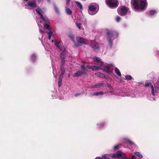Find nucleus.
I'll use <instances>...</instances> for the list:
<instances>
[{"label":"nucleus","mask_w":159,"mask_h":159,"mask_svg":"<svg viewBox=\"0 0 159 159\" xmlns=\"http://www.w3.org/2000/svg\"><path fill=\"white\" fill-rule=\"evenodd\" d=\"M76 40L79 43L85 44L86 40L81 36H79L76 37Z\"/></svg>","instance_id":"13"},{"label":"nucleus","mask_w":159,"mask_h":159,"mask_svg":"<svg viewBox=\"0 0 159 159\" xmlns=\"http://www.w3.org/2000/svg\"><path fill=\"white\" fill-rule=\"evenodd\" d=\"M102 69L104 71L106 72L107 73L110 74L111 73V71L110 70L109 67L108 66H105Z\"/></svg>","instance_id":"15"},{"label":"nucleus","mask_w":159,"mask_h":159,"mask_svg":"<svg viewBox=\"0 0 159 159\" xmlns=\"http://www.w3.org/2000/svg\"><path fill=\"white\" fill-rule=\"evenodd\" d=\"M136 156H138L140 158H142L143 157L142 155L139 152H137L135 153Z\"/></svg>","instance_id":"35"},{"label":"nucleus","mask_w":159,"mask_h":159,"mask_svg":"<svg viewBox=\"0 0 159 159\" xmlns=\"http://www.w3.org/2000/svg\"><path fill=\"white\" fill-rule=\"evenodd\" d=\"M66 52L65 50H62L60 55V57L62 58H64L65 57Z\"/></svg>","instance_id":"27"},{"label":"nucleus","mask_w":159,"mask_h":159,"mask_svg":"<svg viewBox=\"0 0 159 159\" xmlns=\"http://www.w3.org/2000/svg\"><path fill=\"white\" fill-rule=\"evenodd\" d=\"M125 79L126 80H131L132 79V77L130 75H127L125 77Z\"/></svg>","instance_id":"37"},{"label":"nucleus","mask_w":159,"mask_h":159,"mask_svg":"<svg viewBox=\"0 0 159 159\" xmlns=\"http://www.w3.org/2000/svg\"><path fill=\"white\" fill-rule=\"evenodd\" d=\"M75 3L77 5L78 7L81 9H82V6L81 4L79 2H75Z\"/></svg>","instance_id":"34"},{"label":"nucleus","mask_w":159,"mask_h":159,"mask_svg":"<svg viewBox=\"0 0 159 159\" xmlns=\"http://www.w3.org/2000/svg\"><path fill=\"white\" fill-rule=\"evenodd\" d=\"M55 45L57 47L60 49H61L62 48V43L60 42H55Z\"/></svg>","instance_id":"20"},{"label":"nucleus","mask_w":159,"mask_h":159,"mask_svg":"<svg viewBox=\"0 0 159 159\" xmlns=\"http://www.w3.org/2000/svg\"><path fill=\"white\" fill-rule=\"evenodd\" d=\"M95 159H110V157L107 154H105L102 157V158L97 157Z\"/></svg>","instance_id":"17"},{"label":"nucleus","mask_w":159,"mask_h":159,"mask_svg":"<svg viewBox=\"0 0 159 159\" xmlns=\"http://www.w3.org/2000/svg\"><path fill=\"white\" fill-rule=\"evenodd\" d=\"M60 70L61 71V73L60 75L62 77L63 76V74H64L65 71V69L64 68V66H61L60 68Z\"/></svg>","instance_id":"26"},{"label":"nucleus","mask_w":159,"mask_h":159,"mask_svg":"<svg viewBox=\"0 0 159 159\" xmlns=\"http://www.w3.org/2000/svg\"><path fill=\"white\" fill-rule=\"evenodd\" d=\"M80 95V93H76L75 94V96L76 97Z\"/></svg>","instance_id":"45"},{"label":"nucleus","mask_w":159,"mask_h":159,"mask_svg":"<svg viewBox=\"0 0 159 159\" xmlns=\"http://www.w3.org/2000/svg\"><path fill=\"white\" fill-rule=\"evenodd\" d=\"M132 159H135L136 158V157L134 155L132 156Z\"/></svg>","instance_id":"43"},{"label":"nucleus","mask_w":159,"mask_h":159,"mask_svg":"<svg viewBox=\"0 0 159 159\" xmlns=\"http://www.w3.org/2000/svg\"><path fill=\"white\" fill-rule=\"evenodd\" d=\"M48 23H45L43 24L44 27L46 29H48L50 30L51 27H50L49 25L48 24Z\"/></svg>","instance_id":"30"},{"label":"nucleus","mask_w":159,"mask_h":159,"mask_svg":"<svg viewBox=\"0 0 159 159\" xmlns=\"http://www.w3.org/2000/svg\"><path fill=\"white\" fill-rule=\"evenodd\" d=\"M86 67L89 69H92L93 70H100L101 68L98 66H90L87 65Z\"/></svg>","instance_id":"14"},{"label":"nucleus","mask_w":159,"mask_h":159,"mask_svg":"<svg viewBox=\"0 0 159 159\" xmlns=\"http://www.w3.org/2000/svg\"><path fill=\"white\" fill-rule=\"evenodd\" d=\"M151 88L152 89V93L153 95H155L158 93L159 90V86L155 85H151Z\"/></svg>","instance_id":"9"},{"label":"nucleus","mask_w":159,"mask_h":159,"mask_svg":"<svg viewBox=\"0 0 159 159\" xmlns=\"http://www.w3.org/2000/svg\"><path fill=\"white\" fill-rule=\"evenodd\" d=\"M117 11L118 14L121 16H124L130 13V11L129 9L124 6L119 7L117 9Z\"/></svg>","instance_id":"5"},{"label":"nucleus","mask_w":159,"mask_h":159,"mask_svg":"<svg viewBox=\"0 0 159 159\" xmlns=\"http://www.w3.org/2000/svg\"><path fill=\"white\" fill-rule=\"evenodd\" d=\"M52 68L53 69V74H54V76H56V75H55V74L54 73V72L55 70L54 69L53 67H52Z\"/></svg>","instance_id":"44"},{"label":"nucleus","mask_w":159,"mask_h":159,"mask_svg":"<svg viewBox=\"0 0 159 159\" xmlns=\"http://www.w3.org/2000/svg\"><path fill=\"white\" fill-rule=\"evenodd\" d=\"M90 45L94 50H98L99 48L98 44L94 41H91L90 42Z\"/></svg>","instance_id":"12"},{"label":"nucleus","mask_w":159,"mask_h":159,"mask_svg":"<svg viewBox=\"0 0 159 159\" xmlns=\"http://www.w3.org/2000/svg\"><path fill=\"white\" fill-rule=\"evenodd\" d=\"M104 86V84L103 83H98L97 84L94 85L93 87L99 88L100 87H103Z\"/></svg>","instance_id":"21"},{"label":"nucleus","mask_w":159,"mask_h":159,"mask_svg":"<svg viewBox=\"0 0 159 159\" xmlns=\"http://www.w3.org/2000/svg\"><path fill=\"white\" fill-rule=\"evenodd\" d=\"M36 56L34 54H32L31 57V60L33 61L34 62L35 61L36 59Z\"/></svg>","instance_id":"28"},{"label":"nucleus","mask_w":159,"mask_h":159,"mask_svg":"<svg viewBox=\"0 0 159 159\" xmlns=\"http://www.w3.org/2000/svg\"><path fill=\"white\" fill-rule=\"evenodd\" d=\"M76 25L79 29H81L82 28L81 24L77 22Z\"/></svg>","instance_id":"38"},{"label":"nucleus","mask_w":159,"mask_h":159,"mask_svg":"<svg viewBox=\"0 0 159 159\" xmlns=\"http://www.w3.org/2000/svg\"><path fill=\"white\" fill-rule=\"evenodd\" d=\"M122 154H124L120 150L117 151L116 153L110 155L111 157L113 158H119L122 157Z\"/></svg>","instance_id":"10"},{"label":"nucleus","mask_w":159,"mask_h":159,"mask_svg":"<svg viewBox=\"0 0 159 159\" xmlns=\"http://www.w3.org/2000/svg\"><path fill=\"white\" fill-rule=\"evenodd\" d=\"M54 8L56 12L58 14L60 13L59 10V8L57 7L55 5L54 6Z\"/></svg>","instance_id":"32"},{"label":"nucleus","mask_w":159,"mask_h":159,"mask_svg":"<svg viewBox=\"0 0 159 159\" xmlns=\"http://www.w3.org/2000/svg\"><path fill=\"white\" fill-rule=\"evenodd\" d=\"M71 39H72V40L73 41H74V38H71Z\"/></svg>","instance_id":"47"},{"label":"nucleus","mask_w":159,"mask_h":159,"mask_svg":"<svg viewBox=\"0 0 159 159\" xmlns=\"http://www.w3.org/2000/svg\"><path fill=\"white\" fill-rule=\"evenodd\" d=\"M70 0H66V5L67 6H69L70 4Z\"/></svg>","instance_id":"40"},{"label":"nucleus","mask_w":159,"mask_h":159,"mask_svg":"<svg viewBox=\"0 0 159 159\" xmlns=\"http://www.w3.org/2000/svg\"><path fill=\"white\" fill-rule=\"evenodd\" d=\"M95 75L98 77H100L102 78H106L105 75L102 73L100 72H98L95 73Z\"/></svg>","instance_id":"22"},{"label":"nucleus","mask_w":159,"mask_h":159,"mask_svg":"<svg viewBox=\"0 0 159 159\" xmlns=\"http://www.w3.org/2000/svg\"><path fill=\"white\" fill-rule=\"evenodd\" d=\"M108 93V92H97L96 93H94L92 94V96H98L99 95H103V94H105L106 93Z\"/></svg>","instance_id":"19"},{"label":"nucleus","mask_w":159,"mask_h":159,"mask_svg":"<svg viewBox=\"0 0 159 159\" xmlns=\"http://www.w3.org/2000/svg\"><path fill=\"white\" fill-rule=\"evenodd\" d=\"M63 77V76H61V75H60L58 82V85L59 87H60L61 85V82H62V78Z\"/></svg>","instance_id":"31"},{"label":"nucleus","mask_w":159,"mask_h":159,"mask_svg":"<svg viewBox=\"0 0 159 159\" xmlns=\"http://www.w3.org/2000/svg\"><path fill=\"white\" fill-rule=\"evenodd\" d=\"M47 33L48 35V39L50 40L52 37L53 36V34L52 31H50L49 32H47Z\"/></svg>","instance_id":"29"},{"label":"nucleus","mask_w":159,"mask_h":159,"mask_svg":"<svg viewBox=\"0 0 159 159\" xmlns=\"http://www.w3.org/2000/svg\"><path fill=\"white\" fill-rule=\"evenodd\" d=\"M115 71L118 76H121L120 72L118 68L116 67H115Z\"/></svg>","instance_id":"24"},{"label":"nucleus","mask_w":159,"mask_h":159,"mask_svg":"<svg viewBox=\"0 0 159 159\" xmlns=\"http://www.w3.org/2000/svg\"><path fill=\"white\" fill-rule=\"evenodd\" d=\"M132 3L135 10L139 11L144 10L147 5L146 0H134Z\"/></svg>","instance_id":"1"},{"label":"nucleus","mask_w":159,"mask_h":159,"mask_svg":"<svg viewBox=\"0 0 159 159\" xmlns=\"http://www.w3.org/2000/svg\"><path fill=\"white\" fill-rule=\"evenodd\" d=\"M120 144H117L113 148V149L114 150L118 149L120 148Z\"/></svg>","instance_id":"36"},{"label":"nucleus","mask_w":159,"mask_h":159,"mask_svg":"<svg viewBox=\"0 0 159 159\" xmlns=\"http://www.w3.org/2000/svg\"><path fill=\"white\" fill-rule=\"evenodd\" d=\"M105 123L104 122H100L97 125V128L98 129H101L105 125Z\"/></svg>","instance_id":"16"},{"label":"nucleus","mask_w":159,"mask_h":159,"mask_svg":"<svg viewBox=\"0 0 159 159\" xmlns=\"http://www.w3.org/2000/svg\"><path fill=\"white\" fill-rule=\"evenodd\" d=\"M106 33L109 45L110 48H111L113 40L117 37L118 34L115 32L109 30H107Z\"/></svg>","instance_id":"2"},{"label":"nucleus","mask_w":159,"mask_h":159,"mask_svg":"<svg viewBox=\"0 0 159 159\" xmlns=\"http://www.w3.org/2000/svg\"><path fill=\"white\" fill-rule=\"evenodd\" d=\"M120 20V17L118 16H117L116 17V21L117 22H119Z\"/></svg>","instance_id":"39"},{"label":"nucleus","mask_w":159,"mask_h":159,"mask_svg":"<svg viewBox=\"0 0 159 159\" xmlns=\"http://www.w3.org/2000/svg\"><path fill=\"white\" fill-rule=\"evenodd\" d=\"M99 7L96 3H91L89 6L88 13L91 15L96 14L98 11Z\"/></svg>","instance_id":"3"},{"label":"nucleus","mask_w":159,"mask_h":159,"mask_svg":"<svg viewBox=\"0 0 159 159\" xmlns=\"http://www.w3.org/2000/svg\"><path fill=\"white\" fill-rule=\"evenodd\" d=\"M106 3L109 7L111 8H116L119 4L117 0H106Z\"/></svg>","instance_id":"6"},{"label":"nucleus","mask_w":159,"mask_h":159,"mask_svg":"<svg viewBox=\"0 0 159 159\" xmlns=\"http://www.w3.org/2000/svg\"><path fill=\"white\" fill-rule=\"evenodd\" d=\"M93 60L94 61H96L98 63L97 64L98 66H97L100 67L101 68L100 69H102L101 67L102 66L103 63L101 61V59L99 57H96L93 58Z\"/></svg>","instance_id":"11"},{"label":"nucleus","mask_w":159,"mask_h":159,"mask_svg":"<svg viewBox=\"0 0 159 159\" xmlns=\"http://www.w3.org/2000/svg\"><path fill=\"white\" fill-rule=\"evenodd\" d=\"M123 140L124 141V142L125 143H129L130 145H133V143L127 138H124Z\"/></svg>","instance_id":"23"},{"label":"nucleus","mask_w":159,"mask_h":159,"mask_svg":"<svg viewBox=\"0 0 159 159\" xmlns=\"http://www.w3.org/2000/svg\"><path fill=\"white\" fill-rule=\"evenodd\" d=\"M85 62H83L81 66V68L82 69L81 71H78L75 74V76L77 77H79L82 75L88 72L87 69L85 67Z\"/></svg>","instance_id":"7"},{"label":"nucleus","mask_w":159,"mask_h":159,"mask_svg":"<svg viewBox=\"0 0 159 159\" xmlns=\"http://www.w3.org/2000/svg\"><path fill=\"white\" fill-rule=\"evenodd\" d=\"M65 64V61L63 59L61 61V66H64Z\"/></svg>","instance_id":"42"},{"label":"nucleus","mask_w":159,"mask_h":159,"mask_svg":"<svg viewBox=\"0 0 159 159\" xmlns=\"http://www.w3.org/2000/svg\"><path fill=\"white\" fill-rule=\"evenodd\" d=\"M37 22L38 26L39 27V31H40V32L42 34L44 33L45 32L43 31L40 28V26H42L38 22V21H37Z\"/></svg>","instance_id":"33"},{"label":"nucleus","mask_w":159,"mask_h":159,"mask_svg":"<svg viewBox=\"0 0 159 159\" xmlns=\"http://www.w3.org/2000/svg\"><path fill=\"white\" fill-rule=\"evenodd\" d=\"M65 8L66 14L68 15H71L72 13V12L71 10L69 8L67 7V6L65 7Z\"/></svg>","instance_id":"18"},{"label":"nucleus","mask_w":159,"mask_h":159,"mask_svg":"<svg viewBox=\"0 0 159 159\" xmlns=\"http://www.w3.org/2000/svg\"><path fill=\"white\" fill-rule=\"evenodd\" d=\"M151 85H152V84H151V83H146L145 84V86L146 87H148V86H150L151 87Z\"/></svg>","instance_id":"41"},{"label":"nucleus","mask_w":159,"mask_h":159,"mask_svg":"<svg viewBox=\"0 0 159 159\" xmlns=\"http://www.w3.org/2000/svg\"><path fill=\"white\" fill-rule=\"evenodd\" d=\"M48 2L49 3L50 2V0H47Z\"/></svg>","instance_id":"46"},{"label":"nucleus","mask_w":159,"mask_h":159,"mask_svg":"<svg viewBox=\"0 0 159 159\" xmlns=\"http://www.w3.org/2000/svg\"><path fill=\"white\" fill-rule=\"evenodd\" d=\"M157 13V11L155 10L150 11L148 12V15L150 16H152Z\"/></svg>","instance_id":"25"},{"label":"nucleus","mask_w":159,"mask_h":159,"mask_svg":"<svg viewBox=\"0 0 159 159\" xmlns=\"http://www.w3.org/2000/svg\"><path fill=\"white\" fill-rule=\"evenodd\" d=\"M36 12L40 16V18L45 23H48L49 20L47 17H43V14H44L45 10L43 8H41L39 7L36 9Z\"/></svg>","instance_id":"4"},{"label":"nucleus","mask_w":159,"mask_h":159,"mask_svg":"<svg viewBox=\"0 0 159 159\" xmlns=\"http://www.w3.org/2000/svg\"><path fill=\"white\" fill-rule=\"evenodd\" d=\"M25 8L32 9L36 7V1L34 0H30L25 4Z\"/></svg>","instance_id":"8"}]
</instances>
